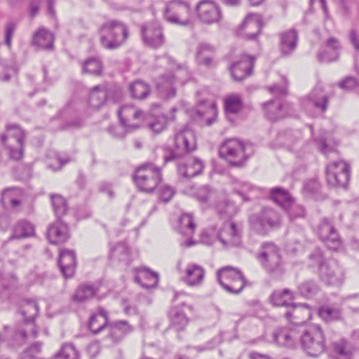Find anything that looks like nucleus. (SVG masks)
I'll list each match as a JSON object with an SVG mask.
<instances>
[{"label": "nucleus", "instance_id": "f257e3e1", "mask_svg": "<svg viewBox=\"0 0 359 359\" xmlns=\"http://www.w3.org/2000/svg\"><path fill=\"white\" fill-rule=\"evenodd\" d=\"M132 180L140 191L153 194L163 182L162 168L151 161H146L135 168Z\"/></svg>", "mask_w": 359, "mask_h": 359}, {"label": "nucleus", "instance_id": "f03ea898", "mask_svg": "<svg viewBox=\"0 0 359 359\" xmlns=\"http://www.w3.org/2000/svg\"><path fill=\"white\" fill-rule=\"evenodd\" d=\"M98 34L101 46L109 50L121 47L130 36L128 26L118 20H111L103 23L98 29Z\"/></svg>", "mask_w": 359, "mask_h": 359}, {"label": "nucleus", "instance_id": "7ed1b4c3", "mask_svg": "<svg viewBox=\"0 0 359 359\" xmlns=\"http://www.w3.org/2000/svg\"><path fill=\"white\" fill-rule=\"evenodd\" d=\"M299 344L308 355L317 357L326 350L324 332L318 325H313L300 333Z\"/></svg>", "mask_w": 359, "mask_h": 359}, {"label": "nucleus", "instance_id": "20e7f679", "mask_svg": "<svg viewBox=\"0 0 359 359\" xmlns=\"http://www.w3.org/2000/svg\"><path fill=\"white\" fill-rule=\"evenodd\" d=\"M261 247L262 251L258 259L264 268L272 276L281 277L285 273V269L280 248L273 242H264Z\"/></svg>", "mask_w": 359, "mask_h": 359}, {"label": "nucleus", "instance_id": "39448f33", "mask_svg": "<svg viewBox=\"0 0 359 359\" xmlns=\"http://www.w3.org/2000/svg\"><path fill=\"white\" fill-rule=\"evenodd\" d=\"M249 224L257 233L266 236L270 231L280 228L282 220L278 212L272 208H263L259 213L250 216Z\"/></svg>", "mask_w": 359, "mask_h": 359}, {"label": "nucleus", "instance_id": "423d86ee", "mask_svg": "<svg viewBox=\"0 0 359 359\" xmlns=\"http://www.w3.org/2000/svg\"><path fill=\"white\" fill-rule=\"evenodd\" d=\"M246 149V146L242 141L236 138L228 139L221 144L219 155L231 167L242 168L249 158Z\"/></svg>", "mask_w": 359, "mask_h": 359}, {"label": "nucleus", "instance_id": "0eeeda50", "mask_svg": "<svg viewBox=\"0 0 359 359\" xmlns=\"http://www.w3.org/2000/svg\"><path fill=\"white\" fill-rule=\"evenodd\" d=\"M217 281L228 292H241L252 283L248 282L241 270L230 266H224L216 272Z\"/></svg>", "mask_w": 359, "mask_h": 359}, {"label": "nucleus", "instance_id": "6e6552de", "mask_svg": "<svg viewBox=\"0 0 359 359\" xmlns=\"http://www.w3.org/2000/svg\"><path fill=\"white\" fill-rule=\"evenodd\" d=\"M186 293H175L172 299V305L168 313L170 320V327L176 332L184 330L188 325L189 319L182 311V308L187 306L186 302L184 299ZM190 311H194L191 305L187 306Z\"/></svg>", "mask_w": 359, "mask_h": 359}, {"label": "nucleus", "instance_id": "1a4fd4ad", "mask_svg": "<svg viewBox=\"0 0 359 359\" xmlns=\"http://www.w3.org/2000/svg\"><path fill=\"white\" fill-rule=\"evenodd\" d=\"M191 12V7L188 2L182 0H171L166 3L163 11L164 19L175 25L182 26L191 24L188 15Z\"/></svg>", "mask_w": 359, "mask_h": 359}, {"label": "nucleus", "instance_id": "9d476101", "mask_svg": "<svg viewBox=\"0 0 359 359\" xmlns=\"http://www.w3.org/2000/svg\"><path fill=\"white\" fill-rule=\"evenodd\" d=\"M316 232L319 239L328 250L338 251L343 247V239L330 219H323L318 226Z\"/></svg>", "mask_w": 359, "mask_h": 359}, {"label": "nucleus", "instance_id": "9b49d317", "mask_svg": "<svg viewBox=\"0 0 359 359\" xmlns=\"http://www.w3.org/2000/svg\"><path fill=\"white\" fill-rule=\"evenodd\" d=\"M327 182L335 188H346L350 180L349 165L344 161L332 162L327 166Z\"/></svg>", "mask_w": 359, "mask_h": 359}, {"label": "nucleus", "instance_id": "f8f14e48", "mask_svg": "<svg viewBox=\"0 0 359 359\" xmlns=\"http://www.w3.org/2000/svg\"><path fill=\"white\" fill-rule=\"evenodd\" d=\"M142 42L147 47L157 49L165 41L163 27L156 22H149L140 25Z\"/></svg>", "mask_w": 359, "mask_h": 359}, {"label": "nucleus", "instance_id": "ddd939ff", "mask_svg": "<svg viewBox=\"0 0 359 359\" xmlns=\"http://www.w3.org/2000/svg\"><path fill=\"white\" fill-rule=\"evenodd\" d=\"M264 25L262 15L249 13L240 25L238 34L247 41H256L262 34Z\"/></svg>", "mask_w": 359, "mask_h": 359}, {"label": "nucleus", "instance_id": "4468645a", "mask_svg": "<svg viewBox=\"0 0 359 359\" xmlns=\"http://www.w3.org/2000/svg\"><path fill=\"white\" fill-rule=\"evenodd\" d=\"M242 236V227L234 222H224L217 232V238L224 248L239 246Z\"/></svg>", "mask_w": 359, "mask_h": 359}, {"label": "nucleus", "instance_id": "2eb2a0df", "mask_svg": "<svg viewBox=\"0 0 359 359\" xmlns=\"http://www.w3.org/2000/svg\"><path fill=\"white\" fill-rule=\"evenodd\" d=\"M255 58L248 55H241L229 65L231 76L234 81L241 82L253 72Z\"/></svg>", "mask_w": 359, "mask_h": 359}, {"label": "nucleus", "instance_id": "dca6fc26", "mask_svg": "<svg viewBox=\"0 0 359 359\" xmlns=\"http://www.w3.org/2000/svg\"><path fill=\"white\" fill-rule=\"evenodd\" d=\"M196 12L201 21L208 25L218 22L222 17L219 6L211 0L200 1Z\"/></svg>", "mask_w": 359, "mask_h": 359}, {"label": "nucleus", "instance_id": "f3484780", "mask_svg": "<svg viewBox=\"0 0 359 359\" xmlns=\"http://www.w3.org/2000/svg\"><path fill=\"white\" fill-rule=\"evenodd\" d=\"M300 332L296 327H283L273 332V342L279 346L294 348L299 344Z\"/></svg>", "mask_w": 359, "mask_h": 359}, {"label": "nucleus", "instance_id": "a211bd4d", "mask_svg": "<svg viewBox=\"0 0 359 359\" xmlns=\"http://www.w3.org/2000/svg\"><path fill=\"white\" fill-rule=\"evenodd\" d=\"M19 312L24 318L23 325H32V335L37 337L38 330L34 324V320L39 312L38 303L34 299H25L21 300L18 305Z\"/></svg>", "mask_w": 359, "mask_h": 359}, {"label": "nucleus", "instance_id": "6ab92c4d", "mask_svg": "<svg viewBox=\"0 0 359 359\" xmlns=\"http://www.w3.org/2000/svg\"><path fill=\"white\" fill-rule=\"evenodd\" d=\"M174 147L183 156L196 149V140L194 132L185 126L177 131L174 137Z\"/></svg>", "mask_w": 359, "mask_h": 359}, {"label": "nucleus", "instance_id": "aec40b11", "mask_svg": "<svg viewBox=\"0 0 359 359\" xmlns=\"http://www.w3.org/2000/svg\"><path fill=\"white\" fill-rule=\"evenodd\" d=\"M143 114L142 110L136 109L133 105H123L118 111L120 123L128 131L139 128L140 126L132 121L141 119Z\"/></svg>", "mask_w": 359, "mask_h": 359}, {"label": "nucleus", "instance_id": "412c9836", "mask_svg": "<svg viewBox=\"0 0 359 359\" xmlns=\"http://www.w3.org/2000/svg\"><path fill=\"white\" fill-rule=\"evenodd\" d=\"M46 235L48 241L54 245L63 244L70 238L69 226L62 219L50 224Z\"/></svg>", "mask_w": 359, "mask_h": 359}, {"label": "nucleus", "instance_id": "4be33fe9", "mask_svg": "<svg viewBox=\"0 0 359 359\" xmlns=\"http://www.w3.org/2000/svg\"><path fill=\"white\" fill-rule=\"evenodd\" d=\"M57 262L60 272L64 278H72L75 273L77 266L75 250L69 249L61 250L59 253Z\"/></svg>", "mask_w": 359, "mask_h": 359}, {"label": "nucleus", "instance_id": "5701e85b", "mask_svg": "<svg viewBox=\"0 0 359 359\" xmlns=\"http://www.w3.org/2000/svg\"><path fill=\"white\" fill-rule=\"evenodd\" d=\"M205 168L204 162L198 157H191L187 163L177 165V172L180 176L190 179L201 175Z\"/></svg>", "mask_w": 359, "mask_h": 359}, {"label": "nucleus", "instance_id": "b1692460", "mask_svg": "<svg viewBox=\"0 0 359 359\" xmlns=\"http://www.w3.org/2000/svg\"><path fill=\"white\" fill-rule=\"evenodd\" d=\"M176 78L172 72L161 75L156 83L158 96L164 100L175 97L176 88L174 86Z\"/></svg>", "mask_w": 359, "mask_h": 359}, {"label": "nucleus", "instance_id": "393cba45", "mask_svg": "<svg viewBox=\"0 0 359 359\" xmlns=\"http://www.w3.org/2000/svg\"><path fill=\"white\" fill-rule=\"evenodd\" d=\"M137 275L135 276V282L139 284L142 289H155L159 282V275L157 272L152 271L147 267L137 269Z\"/></svg>", "mask_w": 359, "mask_h": 359}, {"label": "nucleus", "instance_id": "a878e982", "mask_svg": "<svg viewBox=\"0 0 359 359\" xmlns=\"http://www.w3.org/2000/svg\"><path fill=\"white\" fill-rule=\"evenodd\" d=\"M279 50L283 56L291 55L297 48L298 33L296 29H291L279 34Z\"/></svg>", "mask_w": 359, "mask_h": 359}, {"label": "nucleus", "instance_id": "bb28decb", "mask_svg": "<svg viewBox=\"0 0 359 359\" xmlns=\"http://www.w3.org/2000/svg\"><path fill=\"white\" fill-rule=\"evenodd\" d=\"M330 351L336 359H351L355 348L341 337L331 343Z\"/></svg>", "mask_w": 359, "mask_h": 359}, {"label": "nucleus", "instance_id": "cd10ccee", "mask_svg": "<svg viewBox=\"0 0 359 359\" xmlns=\"http://www.w3.org/2000/svg\"><path fill=\"white\" fill-rule=\"evenodd\" d=\"M107 329L108 330L107 338L112 343L119 342L126 334L131 332L133 327L126 320H117L108 324Z\"/></svg>", "mask_w": 359, "mask_h": 359}, {"label": "nucleus", "instance_id": "c85d7f7f", "mask_svg": "<svg viewBox=\"0 0 359 359\" xmlns=\"http://www.w3.org/2000/svg\"><path fill=\"white\" fill-rule=\"evenodd\" d=\"M55 35L44 27H40L33 34L32 45L41 50L54 49Z\"/></svg>", "mask_w": 359, "mask_h": 359}, {"label": "nucleus", "instance_id": "c756f323", "mask_svg": "<svg viewBox=\"0 0 359 359\" xmlns=\"http://www.w3.org/2000/svg\"><path fill=\"white\" fill-rule=\"evenodd\" d=\"M10 240L24 239L35 236L34 225L27 219H20L11 229Z\"/></svg>", "mask_w": 359, "mask_h": 359}, {"label": "nucleus", "instance_id": "7c9ffc66", "mask_svg": "<svg viewBox=\"0 0 359 359\" xmlns=\"http://www.w3.org/2000/svg\"><path fill=\"white\" fill-rule=\"evenodd\" d=\"M306 99L314 108L322 112L327 111L330 98L327 95L324 93V90L321 86L316 85L307 95Z\"/></svg>", "mask_w": 359, "mask_h": 359}, {"label": "nucleus", "instance_id": "2f4dec72", "mask_svg": "<svg viewBox=\"0 0 359 359\" xmlns=\"http://www.w3.org/2000/svg\"><path fill=\"white\" fill-rule=\"evenodd\" d=\"M216 48L208 43H200L196 49V59L199 65L211 67L212 65Z\"/></svg>", "mask_w": 359, "mask_h": 359}, {"label": "nucleus", "instance_id": "473e14b6", "mask_svg": "<svg viewBox=\"0 0 359 359\" xmlns=\"http://www.w3.org/2000/svg\"><path fill=\"white\" fill-rule=\"evenodd\" d=\"M109 324L108 313L100 308L97 313L90 316L88 322V329L93 334H98L107 329Z\"/></svg>", "mask_w": 359, "mask_h": 359}, {"label": "nucleus", "instance_id": "72a5a7b5", "mask_svg": "<svg viewBox=\"0 0 359 359\" xmlns=\"http://www.w3.org/2000/svg\"><path fill=\"white\" fill-rule=\"evenodd\" d=\"M262 109L264 113V116L271 122H276L283 119L281 114L280 100L278 99L271 100L262 103Z\"/></svg>", "mask_w": 359, "mask_h": 359}, {"label": "nucleus", "instance_id": "f704fd0d", "mask_svg": "<svg viewBox=\"0 0 359 359\" xmlns=\"http://www.w3.org/2000/svg\"><path fill=\"white\" fill-rule=\"evenodd\" d=\"M110 259H116L125 266L131 263V256L129 248L125 243L121 242L111 248L109 255Z\"/></svg>", "mask_w": 359, "mask_h": 359}, {"label": "nucleus", "instance_id": "c9c22d12", "mask_svg": "<svg viewBox=\"0 0 359 359\" xmlns=\"http://www.w3.org/2000/svg\"><path fill=\"white\" fill-rule=\"evenodd\" d=\"M269 197L271 201L278 204L283 210L289 207L294 199L289 191L280 187H273L270 190Z\"/></svg>", "mask_w": 359, "mask_h": 359}, {"label": "nucleus", "instance_id": "e433bc0d", "mask_svg": "<svg viewBox=\"0 0 359 359\" xmlns=\"http://www.w3.org/2000/svg\"><path fill=\"white\" fill-rule=\"evenodd\" d=\"M128 90L133 99L139 100L146 99L151 92L149 85L142 80H136L130 83Z\"/></svg>", "mask_w": 359, "mask_h": 359}, {"label": "nucleus", "instance_id": "4c0bfd02", "mask_svg": "<svg viewBox=\"0 0 359 359\" xmlns=\"http://www.w3.org/2000/svg\"><path fill=\"white\" fill-rule=\"evenodd\" d=\"M326 272L320 273L321 278L327 285H340L342 284V279L339 276L340 271L337 262H329L326 264Z\"/></svg>", "mask_w": 359, "mask_h": 359}, {"label": "nucleus", "instance_id": "58836bf2", "mask_svg": "<svg viewBox=\"0 0 359 359\" xmlns=\"http://www.w3.org/2000/svg\"><path fill=\"white\" fill-rule=\"evenodd\" d=\"M82 73L88 74L95 76L102 74L104 65L100 58L90 57L82 62Z\"/></svg>", "mask_w": 359, "mask_h": 359}, {"label": "nucleus", "instance_id": "ea45409f", "mask_svg": "<svg viewBox=\"0 0 359 359\" xmlns=\"http://www.w3.org/2000/svg\"><path fill=\"white\" fill-rule=\"evenodd\" d=\"M186 283L191 286L198 285L204 278L205 271L203 267L196 264H190L186 271Z\"/></svg>", "mask_w": 359, "mask_h": 359}, {"label": "nucleus", "instance_id": "a19ab883", "mask_svg": "<svg viewBox=\"0 0 359 359\" xmlns=\"http://www.w3.org/2000/svg\"><path fill=\"white\" fill-rule=\"evenodd\" d=\"M107 103L106 95L103 87L94 86L90 92L88 97L89 105L94 109H99Z\"/></svg>", "mask_w": 359, "mask_h": 359}, {"label": "nucleus", "instance_id": "79ce46f5", "mask_svg": "<svg viewBox=\"0 0 359 359\" xmlns=\"http://www.w3.org/2000/svg\"><path fill=\"white\" fill-rule=\"evenodd\" d=\"M224 110L226 114H236L239 113L243 108V100L238 94H232L227 96L224 100Z\"/></svg>", "mask_w": 359, "mask_h": 359}, {"label": "nucleus", "instance_id": "37998d69", "mask_svg": "<svg viewBox=\"0 0 359 359\" xmlns=\"http://www.w3.org/2000/svg\"><path fill=\"white\" fill-rule=\"evenodd\" d=\"M80 353L72 343H65L54 354L53 359H79Z\"/></svg>", "mask_w": 359, "mask_h": 359}, {"label": "nucleus", "instance_id": "c03bdc74", "mask_svg": "<svg viewBox=\"0 0 359 359\" xmlns=\"http://www.w3.org/2000/svg\"><path fill=\"white\" fill-rule=\"evenodd\" d=\"M216 210L218 217L221 219L228 222L236 213V207L235 204L231 201H225L219 202L216 206Z\"/></svg>", "mask_w": 359, "mask_h": 359}, {"label": "nucleus", "instance_id": "a18cd8bd", "mask_svg": "<svg viewBox=\"0 0 359 359\" xmlns=\"http://www.w3.org/2000/svg\"><path fill=\"white\" fill-rule=\"evenodd\" d=\"M50 198L57 219H62V217L67 213L68 206L67 201L59 194H52Z\"/></svg>", "mask_w": 359, "mask_h": 359}, {"label": "nucleus", "instance_id": "49530a36", "mask_svg": "<svg viewBox=\"0 0 359 359\" xmlns=\"http://www.w3.org/2000/svg\"><path fill=\"white\" fill-rule=\"evenodd\" d=\"M106 95L107 102L118 103L123 98L122 88L116 84H111L103 87Z\"/></svg>", "mask_w": 359, "mask_h": 359}, {"label": "nucleus", "instance_id": "de8ad7c7", "mask_svg": "<svg viewBox=\"0 0 359 359\" xmlns=\"http://www.w3.org/2000/svg\"><path fill=\"white\" fill-rule=\"evenodd\" d=\"M271 302L276 306L296 307L292 302V293H272Z\"/></svg>", "mask_w": 359, "mask_h": 359}, {"label": "nucleus", "instance_id": "09e8293b", "mask_svg": "<svg viewBox=\"0 0 359 359\" xmlns=\"http://www.w3.org/2000/svg\"><path fill=\"white\" fill-rule=\"evenodd\" d=\"M15 191H22L20 189L16 187H9L5 189L1 194V202L5 205L8 203L12 208H16L21 205L20 199L13 197V194Z\"/></svg>", "mask_w": 359, "mask_h": 359}, {"label": "nucleus", "instance_id": "8fccbe9b", "mask_svg": "<svg viewBox=\"0 0 359 359\" xmlns=\"http://www.w3.org/2000/svg\"><path fill=\"white\" fill-rule=\"evenodd\" d=\"M6 133L10 137H13L16 140L18 144H24L25 140V130L18 124L8 123L6 126Z\"/></svg>", "mask_w": 359, "mask_h": 359}, {"label": "nucleus", "instance_id": "3c124183", "mask_svg": "<svg viewBox=\"0 0 359 359\" xmlns=\"http://www.w3.org/2000/svg\"><path fill=\"white\" fill-rule=\"evenodd\" d=\"M310 261L313 265L318 266L320 273L326 272V264H327L325 261L323 251L319 248H316L309 256Z\"/></svg>", "mask_w": 359, "mask_h": 359}, {"label": "nucleus", "instance_id": "603ef678", "mask_svg": "<svg viewBox=\"0 0 359 359\" xmlns=\"http://www.w3.org/2000/svg\"><path fill=\"white\" fill-rule=\"evenodd\" d=\"M321 184L317 179H311L304 184L303 191L305 195L317 198L320 194Z\"/></svg>", "mask_w": 359, "mask_h": 359}, {"label": "nucleus", "instance_id": "864d4df0", "mask_svg": "<svg viewBox=\"0 0 359 359\" xmlns=\"http://www.w3.org/2000/svg\"><path fill=\"white\" fill-rule=\"evenodd\" d=\"M283 210L286 212L290 220L304 217L306 215L304 207L295 203L294 199L292 201L289 207L285 208Z\"/></svg>", "mask_w": 359, "mask_h": 359}, {"label": "nucleus", "instance_id": "5fc2aeb1", "mask_svg": "<svg viewBox=\"0 0 359 359\" xmlns=\"http://www.w3.org/2000/svg\"><path fill=\"white\" fill-rule=\"evenodd\" d=\"M168 117L165 115H161L155 117L148 123V128L154 133L158 134L164 130L168 125Z\"/></svg>", "mask_w": 359, "mask_h": 359}, {"label": "nucleus", "instance_id": "6e6d98bb", "mask_svg": "<svg viewBox=\"0 0 359 359\" xmlns=\"http://www.w3.org/2000/svg\"><path fill=\"white\" fill-rule=\"evenodd\" d=\"M318 314L321 318L327 322L337 320L340 318V312L338 309L328 306H322L318 309Z\"/></svg>", "mask_w": 359, "mask_h": 359}, {"label": "nucleus", "instance_id": "4d7b16f0", "mask_svg": "<svg viewBox=\"0 0 359 359\" xmlns=\"http://www.w3.org/2000/svg\"><path fill=\"white\" fill-rule=\"evenodd\" d=\"M175 194V189L168 184L161 186L158 190V198L164 203H168Z\"/></svg>", "mask_w": 359, "mask_h": 359}, {"label": "nucleus", "instance_id": "13d9d810", "mask_svg": "<svg viewBox=\"0 0 359 359\" xmlns=\"http://www.w3.org/2000/svg\"><path fill=\"white\" fill-rule=\"evenodd\" d=\"M359 86L358 79L353 76H346L338 83V87L344 91L351 92Z\"/></svg>", "mask_w": 359, "mask_h": 359}, {"label": "nucleus", "instance_id": "bf43d9fd", "mask_svg": "<svg viewBox=\"0 0 359 359\" xmlns=\"http://www.w3.org/2000/svg\"><path fill=\"white\" fill-rule=\"evenodd\" d=\"M179 223L182 228L187 229L190 233H192L196 229V224L191 214H182L179 219Z\"/></svg>", "mask_w": 359, "mask_h": 359}, {"label": "nucleus", "instance_id": "052dcab7", "mask_svg": "<svg viewBox=\"0 0 359 359\" xmlns=\"http://www.w3.org/2000/svg\"><path fill=\"white\" fill-rule=\"evenodd\" d=\"M103 285V280H99L94 283H85L81 284L78 288L76 292H97L102 288Z\"/></svg>", "mask_w": 359, "mask_h": 359}, {"label": "nucleus", "instance_id": "680f3d73", "mask_svg": "<svg viewBox=\"0 0 359 359\" xmlns=\"http://www.w3.org/2000/svg\"><path fill=\"white\" fill-rule=\"evenodd\" d=\"M18 279L15 276L9 278H4L0 277V292L4 290H14L17 289Z\"/></svg>", "mask_w": 359, "mask_h": 359}, {"label": "nucleus", "instance_id": "e2e57ef3", "mask_svg": "<svg viewBox=\"0 0 359 359\" xmlns=\"http://www.w3.org/2000/svg\"><path fill=\"white\" fill-rule=\"evenodd\" d=\"M283 80L285 82L284 86H280L278 84H273L268 87V90L276 95L285 96L288 93V82L285 77H283Z\"/></svg>", "mask_w": 359, "mask_h": 359}, {"label": "nucleus", "instance_id": "0e129e2a", "mask_svg": "<svg viewBox=\"0 0 359 359\" xmlns=\"http://www.w3.org/2000/svg\"><path fill=\"white\" fill-rule=\"evenodd\" d=\"M184 156L182 155V153H180L175 147L174 149L166 148L163 156L164 163L165 164L168 162L182 158Z\"/></svg>", "mask_w": 359, "mask_h": 359}, {"label": "nucleus", "instance_id": "69168bd1", "mask_svg": "<svg viewBox=\"0 0 359 359\" xmlns=\"http://www.w3.org/2000/svg\"><path fill=\"white\" fill-rule=\"evenodd\" d=\"M16 23L13 21L7 22L5 28V44L8 47H11V41L13 35L16 29Z\"/></svg>", "mask_w": 359, "mask_h": 359}, {"label": "nucleus", "instance_id": "338daca9", "mask_svg": "<svg viewBox=\"0 0 359 359\" xmlns=\"http://www.w3.org/2000/svg\"><path fill=\"white\" fill-rule=\"evenodd\" d=\"M15 177L20 181H25L31 178L32 171L29 167L22 165L15 171Z\"/></svg>", "mask_w": 359, "mask_h": 359}, {"label": "nucleus", "instance_id": "774afa93", "mask_svg": "<svg viewBox=\"0 0 359 359\" xmlns=\"http://www.w3.org/2000/svg\"><path fill=\"white\" fill-rule=\"evenodd\" d=\"M317 58L320 62H331L338 60V54L332 53L330 55L325 50H320L317 53Z\"/></svg>", "mask_w": 359, "mask_h": 359}]
</instances>
